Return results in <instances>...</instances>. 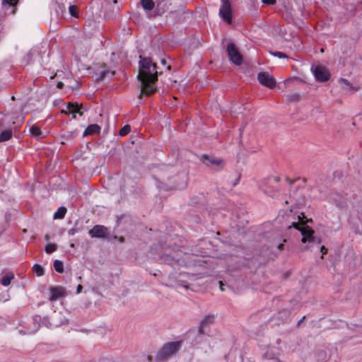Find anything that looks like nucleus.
<instances>
[{"label":"nucleus","mask_w":362,"mask_h":362,"mask_svg":"<svg viewBox=\"0 0 362 362\" xmlns=\"http://www.w3.org/2000/svg\"><path fill=\"white\" fill-rule=\"evenodd\" d=\"M226 49L229 60L236 65H240L243 62V57L235 44L233 42H228Z\"/></svg>","instance_id":"423d86ee"},{"label":"nucleus","mask_w":362,"mask_h":362,"mask_svg":"<svg viewBox=\"0 0 362 362\" xmlns=\"http://www.w3.org/2000/svg\"><path fill=\"white\" fill-rule=\"evenodd\" d=\"M57 248V245L55 244H48L45 246V250L47 253L50 254L54 252Z\"/></svg>","instance_id":"bb28decb"},{"label":"nucleus","mask_w":362,"mask_h":362,"mask_svg":"<svg viewBox=\"0 0 362 362\" xmlns=\"http://www.w3.org/2000/svg\"><path fill=\"white\" fill-rule=\"evenodd\" d=\"M182 177L183 178V182L180 184L173 182L169 177H167L168 183L164 182L165 179L163 178V181H158L157 187L158 189L164 191H168L171 189H182L185 187L186 184L185 181V176L182 175Z\"/></svg>","instance_id":"9d476101"},{"label":"nucleus","mask_w":362,"mask_h":362,"mask_svg":"<svg viewBox=\"0 0 362 362\" xmlns=\"http://www.w3.org/2000/svg\"><path fill=\"white\" fill-rule=\"evenodd\" d=\"M30 54H31V52H30L28 54V57H29Z\"/></svg>","instance_id":"a18cd8bd"},{"label":"nucleus","mask_w":362,"mask_h":362,"mask_svg":"<svg viewBox=\"0 0 362 362\" xmlns=\"http://www.w3.org/2000/svg\"><path fill=\"white\" fill-rule=\"evenodd\" d=\"M77 136V133L75 132H67L65 134V137L68 139H74Z\"/></svg>","instance_id":"7c9ffc66"},{"label":"nucleus","mask_w":362,"mask_h":362,"mask_svg":"<svg viewBox=\"0 0 362 362\" xmlns=\"http://www.w3.org/2000/svg\"><path fill=\"white\" fill-rule=\"evenodd\" d=\"M41 320V317L40 315H35L33 317V321L35 323L37 324V325L36 326L35 329L33 331H29L28 333L29 334H32V333H35V332H37V330L39 329V327H40V321Z\"/></svg>","instance_id":"c85d7f7f"},{"label":"nucleus","mask_w":362,"mask_h":362,"mask_svg":"<svg viewBox=\"0 0 362 362\" xmlns=\"http://www.w3.org/2000/svg\"><path fill=\"white\" fill-rule=\"evenodd\" d=\"M113 3H114L115 4H117V0H114V1H113Z\"/></svg>","instance_id":"37998d69"},{"label":"nucleus","mask_w":362,"mask_h":362,"mask_svg":"<svg viewBox=\"0 0 362 362\" xmlns=\"http://www.w3.org/2000/svg\"><path fill=\"white\" fill-rule=\"evenodd\" d=\"M77 233V230L75 228H71L68 230V234L71 235H75V233Z\"/></svg>","instance_id":"f704fd0d"},{"label":"nucleus","mask_w":362,"mask_h":362,"mask_svg":"<svg viewBox=\"0 0 362 362\" xmlns=\"http://www.w3.org/2000/svg\"><path fill=\"white\" fill-rule=\"evenodd\" d=\"M18 0H2L1 8L4 16L14 14Z\"/></svg>","instance_id":"f8f14e48"},{"label":"nucleus","mask_w":362,"mask_h":362,"mask_svg":"<svg viewBox=\"0 0 362 362\" xmlns=\"http://www.w3.org/2000/svg\"><path fill=\"white\" fill-rule=\"evenodd\" d=\"M50 293L49 300L54 301L62 297L65 293V290L62 287H54L51 288Z\"/></svg>","instance_id":"dca6fc26"},{"label":"nucleus","mask_w":362,"mask_h":362,"mask_svg":"<svg viewBox=\"0 0 362 362\" xmlns=\"http://www.w3.org/2000/svg\"><path fill=\"white\" fill-rule=\"evenodd\" d=\"M62 13L66 11V8H69V14L74 18H78V7L72 4V0H55Z\"/></svg>","instance_id":"6e6552de"},{"label":"nucleus","mask_w":362,"mask_h":362,"mask_svg":"<svg viewBox=\"0 0 362 362\" xmlns=\"http://www.w3.org/2000/svg\"><path fill=\"white\" fill-rule=\"evenodd\" d=\"M219 284H220V288H221V291H223L224 289H223V282L220 281H219Z\"/></svg>","instance_id":"4c0bfd02"},{"label":"nucleus","mask_w":362,"mask_h":362,"mask_svg":"<svg viewBox=\"0 0 362 362\" xmlns=\"http://www.w3.org/2000/svg\"><path fill=\"white\" fill-rule=\"evenodd\" d=\"M304 318H305V316H303V318L300 320H299L298 325H299L303 322Z\"/></svg>","instance_id":"ea45409f"},{"label":"nucleus","mask_w":362,"mask_h":362,"mask_svg":"<svg viewBox=\"0 0 362 362\" xmlns=\"http://www.w3.org/2000/svg\"><path fill=\"white\" fill-rule=\"evenodd\" d=\"M66 213V209L64 206H60L57 211L54 214L53 218L54 219H62L64 217Z\"/></svg>","instance_id":"b1692460"},{"label":"nucleus","mask_w":362,"mask_h":362,"mask_svg":"<svg viewBox=\"0 0 362 362\" xmlns=\"http://www.w3.org/2000/svg\"><path fill=\"white\" fill-rule=\"evenodd\" d=\"M214 315H206L200 322V325L199 327V333L200 334H203L205 332V328L207 325L214 323Z\"/></svg>","instance_id":"4468645a"},{"label":"nucleus","mask_w":362,"mask_h":362,"mask_svg":"<svg viewBox=\"0 0 362 362\" xmlns=\"http://www.w3.org/2000/svg\"><path fill=\"white\" fill-rule=\"evenodd\" d=\"M221 5L219 8V16L221 18L227 22L228 24L232 23V11L231 5L228 0H221Z\"/></svg>","instance_id":"1a4fd4ad"},{"label":"nucleus","mask_w":362,"mask_h":362,"mask_svg":"<svg viewBox=\"0 0 362 362\" xmlns=\"http://www.w3.org/2000/svg\"><path fill=\"white\" fill-rule=\"evenodd\" d=\"M139 71L138 78L141 82V90L139 96L144 93L150 95L156 91L158 74L156 64L151 58L139 56Z\"/></svg>","instance_id":"f257e3e1"},{"label":"nucleus","mask_w":362,"mask_h":362,"mask_svg":"<svg viewBox=\"0 0 362 362\" xmlns=\"http://www.w3.org/2000/svg\"><path fill=\"white\" fill-rule=\"evenodd\" d=\"M107 228L103 226L96 225L88 232L92 238H104L107 235Z\"/></svg>","instance_id":"ddd939ff"},{"label":"nucleus","mask_w":362,"mask_h":362,"mask_svg":"<svg viewBox=\"0 0 362 362\" xmlns=\"http://www.w3.org/2000/svg\"><path fill=\"white\" fill-rule=\"evenodd\" d=\"M82 288H83L81 284H79L77 286L76 293H80L81 292Z\"/></svg>","instance_id":"c9c22d12"},{"label":"nucleus","mask_w":362,"mask_h":362,"mask_svg":"<svg viewBox=\"0 0 362 362\" xmlns=\"http://www.w3.org/2000/svg\"><path fill=\"white\" fill-rule=\"evenodd\" d=\"M30 132L35 138H44L45 136L40 129L35 125H33L30 128Z\"/></svg>","instance_id":"412c9836"},{"label":"nucleus","mask_w":362,"mask_h":362,"mask_svg":"<svg viewBox=\"0 0 362 362\" xmlns=\"http://www.w3.org/2000/svg\"><path fill=\"white\" fill-rule=\"evenodd\" d=\"M33 270L38 276H42L44 274V269L40 264H34Z\"/></svg>","instance_id":"a878e982"},{"label":"nucleus","mask_w":362,"mask_h":362,"mask_svg":"<svg viewBox=\"0 0 362 362\" xmlns=\"http://www.w3.org/2000/svg\"><path fill=\"white\" fill-rule=\"evenodd\" d=\"M161 62H162V64H165V63H166V62H165V59H162V60H161Z\"/></svg>","instance_id":"a19ab883"},{"label":"nucleus","mask_w":362,"mask_h":362,"mask_svg":"<svg viewBox=\"0 0 362 362\" xmlns=\"http://www.w3.org/2000/svg\"><path fill=\"white\" fill-rule=\"evenodd\" d=\"M76 111H77V103H68L66 105L65 109H62L61 112L66 115H73V118H76Z\"/></svg>","instance_id":"a211bd4d"},{"label":"nucleus","mask_w":362,"mask_h":362,"mask_svg":"<svg viewBox=\"0 0 362 362\" xmlns=\"http://www.w3.org/2000/svg\"><path fill=\"white\" fill-rule=\"evenodd\" d=\"M271 54L273 56L277 57L279 58H287L286 54L281 52H271Z\"/></svg>","instance_id":"c756f323"},{"label":"nucleus","mask_w":362,"mask_h":362,"mask_svg":"<svg viewBox=\"0 0 362 362\" xmlns=\"http://www.w3.org/2000/svg\"><path fill=\"white\" fill-rule=\"evenodd\" d=\"M141 3L144 9L146 11L153 10L155 6L153 0H141Z\"/></svg>","instance_id":"5701e85b"},{"label":"nucleus","mask_w":362,"mask_h":362,"mask_svg":"<svg viewBox=\"0 0 362 362\" xmlns=\"http://www.w3.org/2000/svg\"><path fill=\"white\" fill-rule=\"evenodd\" d=\"M167 69H168V70H170V66H167Z\"/></svg>","instance_id":"49530a36"},{"label":"nucleus","mask_w":362,"mask_h":362,"mask_svg":"<svg viewBox=\"0 0 362 362\" xmlns=\"http://www.w3.org/2000/svg\"><path fill=\"white\" fill-rule=\"evenodd\" d=\"M300 98V95L298 93H295L291 95H288L289 100H297Z\"/></svg>","instance_id":"2f4dec72"},{"label":"nucleus","mask_w":362,"mask_h":362,"mask_svg":"<svg viewBox=\"0 0 362 362\" xmlns=\"http://www.w3.org/2000/svg\"><path fill=\"white\" fill-rule=\"evenodd\" d=\"M45 239H46V240H48V239H49V235H45Z\"/></svg>","instance_id":"79ce46f5"},{"label":"nucleus","mask_w":362,"mask_h":362,"mask_svg":"<svg viewBox=\"0 0 362 362\" xmlns=\"http://www.w3.org/2000/svg\"><path fill=\"white\" fill-rule=\"evenodd\" d=\"M339 83L342 89L346 90H354L356 88L351 84V83L346 78H341L339 80Z\"/></svg>","instance_id":"6ab92c4d"},{"label":"nucleus","mask_w":362,"mask_h":362,"mask_svg":"<svg viewBox=\"0 0 362 362\" xmlns=\"http://www.w3.org/2000/svg\"><path fill=\"white\" fill-rule=\"evenodd\" d=\"M101 127L97 124H90L83 132V136H87L95 134H99L100 132Z\"/></svg>","instance_id":"f3484780"},{"label":"nucleus","mask_w":362,"mask_h":362,"mask_svg":"<svg viewBox=\"0 0 362 362\" xmlns=\"http://www.w3.org/2000/svg\"><path fill=\"white\" fill-rule=\"evenodd\" d=\"M199 159L206 166L215 170L221 169L224 166L223 160L213 155L203 154Z\"/></svg>","instance_id":"20e7f679"},{"label":"nucleus","mask_w":362,"mask_h":362,"mask_svg":"<svg viewBox=\"0 0 362 362\" xmlns=\"http://www.w3.org/2000/svg\"><path fill=\"white\" fill-rule=\"evenodd\" d=\"M54 268L58 273H62L64 271V264L62 261L56 259L54 262Z\"/></svg>","instance_id":"393cba45"},{"label":"nucleus","mask_w":362,"mask_h":362,"mask_svg":"<svg viewBox=\"0 0 362 362\" xmlns=\"http://www.w3.org/2000/svg\"><path fill=\"white\" fill-rule=\"evenodd\" d=\"M115 72L110 71L105 65L101 67V69L97 73V81H103L106 78H111Z\"/></svg>","instance_id":"2eb2a0df"},{"label":"nucleus","mask_w":362,"mask_h":362,"mask_svg":"<svg viewBox=\"0 0 362 362\" xmlns=\"http://www.w3.org/2000/svg\"><path fill=\"white\" fill-rule=\"evenodd\" d=\"M262 2L266 5H274L276 4V0H262Z\"/></svg>","instance_id":"473e14b6"},{"label":"nucleus","mask_w":362,"mask_h":362,"mask_svg":"<svg viewBox=\"0 0 362 362\" xmlns=\"http://www.w3.org/2000/svg\"><path fill=\"white\" fill-rule=\"evenodd\" d=\"M160 260L172 266H182L185 263V259H183L181 257V253L180 251H175L173 253H163L160 257Z\"/></svg>","instance_id":"39448f33"},{"label":"nucleus","mask_w":362,"mask_h":362,"mask_svg":"<svg viewBox=\"0 0 362 362\" xmlns=\"http://www.w3.org/2000/svg\"><path fill=\"white\" fill-rule=\"evenodd\" d=\"M82 108V105H78L77 103V111H76V113H78L80 116H83V112L81 110V109Z\"/></svg>","instance_id":"72a5a7b5"},{"label":"nucleus","mask_w":362,"mask_h":362,"mask_svg":"<svg viewBox=\"0 0 362 362\" xmlns=\"http://www.w3.org/2000/svg\"><path fill=\"white\" fill-rule=\"evenodd\" d=\"M20 333L22 334H25V332H23L22 330L20 331Z\"/></svg>","instance_id":"c03bdc74"},{"label":"nucleus","mask_w":362,"mask_h":362,"mask_svg":"<svg viewBox=\"0 0 362 362\" xmlns=\"http://www.w3.org/2000/svg\"><path fill=\"white\" fill-rule=\"evenodd\" d=\"M14 278V274L12 272H7L0 280V283L4 286H8L12 279Z\"/></svg>","instance_id":"aec40b11"},{"label":"nucleus","mask_w":362,"mask_h":362,"mask_svg":"<svg viewBox=\"0 0 362 362\" xmlns=\"http://www.w3.org/2000/svg\"><path fill=\"white\" fill-rule=\"evenodd\" d=\"M311 71L316 81L319 82H326L329 79L331 76V74L327 68L322 65L313 66L311 67Z\"/></svg>","instance_id":"0eeeda50"},{"label":"nucleus","mask_w":362,"mask_h":362,"mask_svg":"<svg viewBox=\"0 0 362 362\" xmlns=\"http://www.w3.org/2000/svg\"><path fill=\"white\" fill-rule=\"evenodd\" d=\"M12 131L11 129H6L1 132L0 134V142L9 140L12 137Z\"/></svg>","instance_id":"4be33fe9"},{"label":"nucleus","mask_w":362,"mask_h":362,"mask_svg":"<svg viewBox=\"0 0 362 362\" xmlns=\"http://www.w3.org/2000/svg\"><path fill=\"white\" fill-rule=\"evenodd\" d=\"M292 226L295 228L300 230L303 243H307L310 245L309 247L313 250H320L322 255L327 252V249L324 246L321 245L320 239L313 235V230L308 226H302L300 227L298 223L293 222Z\"/></svg>","instance_id":"f03ea898"},{"label":"nucleus","mask_w":362,"mask_h":362,"mask_svg":"<svg viewBox=\"0 0 362 362\" xmlns=\"http://www.w3.org/2000/svg\"><path fill=\"white\" fill-rule=\"evenodd\" d=\"M181 343L180 341H172L166 343L158 351L156 358L158 360H167L173 356L180 350Z\"/></svg>","instance_id":"7ed1b4c3"},{"label":"nucleus","mask_w":362,"mask_h":362,"mask_svg":"<svg viewBox=\"0 0 362 362\" xmlns=\"http://www.w3.org/2000/svg\"><path fill=\"white\" fill-rule=\"evenodd\" d=\"M131 131V127L129 125L127 124L124 126L120 130H119V135L120 136H125L128 134Z\"/></svg>","instance_id":"cd10ccee"},{"label":"nucleus","mask_w":362,"mask_h":362,"mask_svg":"<svg viewBox=\"0 0 362 362\" xmlns=\"http://www.w3.org/2000/svg\"><path fill=\"white\" fill-rule=\"evenodd\" d=\"M257 79L262 85L270 88H274L276 85L274 78L268 72L259 73L257 75Z\"/></svg>","instance_id":"9b49d317"},{"label":"nucleus","mask_w":362,"mask_h":362,"mask_svg":"<svg viewBox=\"0 0 362 362\" xmlns=\"http://www.w3.org/2000/svg\"><path fill=\"white\" fill-rule=\"evenodd\" d=\"M64 86V83L62 81H59L57 84V87L58 88H62Z\"/></svg>","instance_id":"e433bc0d"},{"label":"nucleus","mask_w":362,"mask_h":362,"mask_svg":"<svg viewBox=\"0 0 362 362\" xmlns=\"http://www.w3.org/2000/svg\"><path fill=\"white\" fill-rule=\"evenodd\" d=\"M283 246H284V244L283 243H280L278 245L277 247L279 250H281L283 248Z\"/></svg>","instance_id":"58836bf2"},{"label":"nucleus","mask_w":362,"mask_h":362,"mask_svg":"<svg viewBox=\"0 0 362 362\" xmlns=\"http://www.w3.org/2000/svg\"><path fill=\"white\" fill-rule=\"evenodd\" d=\"M11 99H12V100H15L14 96H12V97H11Z\"/></svg>","instance_id":"de8ad7c7"}]
</instances>
